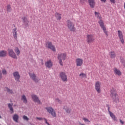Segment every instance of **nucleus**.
Listing matches in <instances>:
<instances>
[{
    "instance_id": "nucleus-1",
    "label": "nucleus",
    "mask_w": 125,
    "mask_h": 125,
    "mask_svg": "<svg viewBox=\"0 0 125 125\" xmlns=\"http://www.w3.org/2000/svg\"><path fill=\"white\" fill-rule=\"evenodd\" d=\"M66 59L67 54L65 53H62L58 54V59L61 66H63V62H62V60L64 61V60H66Z\"/></svg>"
},
{
    "instance_id": "nucleus-2",
    "label": "nucleus",
    "mask_w": 125,
    "mask_h": 125,
    "mask_svg": "<svg viewBox=\"0 0 125 125\" xmlns=\"http://www.w3.org/2000/svg\"><path fill=\"white\" fill-rule=\"evenodd\" d=\"M67 27L71 32H75L76 31V27H75V24L73 22L70 20H68L66 21Z\"/></svg>"
},
{
    "instance_id": "nucleus-3",
    "label": "nucleus",
    "mask_w": 125,
    "mask_h": 125,
    "mask_svg": "<svg viewBox=\"0 0 125 125\" xmlns=\"http://www.w3.org/2000/svg\"><path fill=\"white\" fill-rule=\"evenodd\" d=\"M110 96L113 102H115V103H119V102H120V97H119V95L117 93L111 92Z\"/></svg>"
},
{
    "instance_id": "nucleus-4",
    "label": "nucleus",
    "mask_w": 125,
    "mask_h": 125,
    "mask_svg": "<svg viewBox=\"0 0 125 125\" xmlns=\"http://www.w3.org/2000/svg\"><path fill=\"white\" fill-rule=\"evenodd\" d=\"M86 42L87 43H91L94 42L95 39H94V35L92 34H87L86 35Z\"/></svg>"
},
{
    "instance_id": "nucleus-5",
    "label": "nucleus",
    "mask_w": 125,
    "mask_h": 125,
    "mask_svg": "<svg viewBox=\"0 0 125 125\" xmlns=\"http://www.w3.org/2000/svg\"><path fill=\"white\" fill-rule=\"evenodd\" d=\"M98 23L100 24V26L103 30L104 33L105 35L108 36V31H107L105 26H104V22H103V21L101 19L100 20V21H99Z\"/></svg>"
},
{
    "instance_id": "nucleus-6",
    "label": "nucleus",
    "mask_w": 125,
    "mask_h": 125,
    "mask_svg": "<svg viewBox=\"0 0 125 125\" xmlns=\"http://www.w3.org/2000/svg\"><path fill=\"white\" fill-rule=\"evenodd\" d=\"M60 78L61 79L62 81L64 82H68V77L67 74L64 72H61L59 74Z\"/></svg>"
},
{
    "instance_id": "nucleus-7",
    "label": "nucleus",
    "mask_w": 125,
    "mask_h": 125,
    "mask_svg": "<svg viewBox=\"0 0 125 125\" xmlns=\"http://www.w3.org/2000/svg\"><path fill=\"white\" fill-rule=\"evenodd\" d=\"M95 89L98 93L101 92V82L97 81L95 83Z\"/></svg>"
},
{
    "instance_id": "nucleus-8",
    "label": "nucleus",
    "mask_w": 125,
    "mask_h": 125,
    "mask_svg": "<svg viewBox=\"0 0 125 125\" xmlns=\"http://www.w3.org/2000/svg\"><path fill=\"white\" fill-rule=\"evenodd\" d=\"M46 110L49 114H51V115L55 118L56 117V112L55 111L54 109L51 107H45Z\"/></svg>"
},
{
    "instance_id": "nucleus-9",
    "label": "nucleus",
    "mask_w": 125,
    "mask_h": 125,
    "mask_svg": "<svg viewBox=\"0 0 125 125\" xmlns=\"http://www.w3.org/2000/svg\"><path fill=\"white\" fill-rule=\"evenodd\" d=\"M46 47L47 48H49V49H51L52 51L55 52L56 51V49L55 48V46L52 44V42H47L46 43Z\"/></svg>"
},
{
    "instance_id": "nucleus-10",
    "label": "nucleus",
    "mask_w": 125,
    "mask_h": 125,
    "mask_svg": "<svg viewBox=\"0 0 125 125\" xmlns=\"http://www.w3.org/2000/svg\"><path fill=\"white\" fill-rule=\"evenodd\" d=\"M8 52L10 57L14 58V59H17V56H16V54H15V52H14V51L12 49H9Z\"/></svg>"
},
{
    "instance_id": "nucleus-11",
    "label": "nucleus",
    "mask_w": 125,
    "mask_h": 125,
    "mask_svg": "<svg viewBox=\"0 0 125 125\" xmlns=\"http://www.w3.org/2000/svg\"><path fill=\"white\" fill-rule=\"evenodd\" d=\"M77 67H82L83 64V60L82 58H78L75 61Z\"/></svg>"
},
{
    "instance_id": "nucleus-12",
    "label": "nucleus",
    "mask_w": 125,
    "mask_h": 125,
    "mask_svg": "<svg viewBox=\"0 0 125 125\" xmlns=\"http://www.w3.org/2000/svg\"><path fill=\"white\" fill-rule=\"evenodd\" d=\"M117 32L118 38H119L121 42L122 43V44H124V43H125V40L124 39V35H123V32L120 30H118Z\"/></svg>"
},
{
    "instance_id": "nucleus-13",
    "label": "nucleus",
    "mask_w": 125,
    "mask_h": 125,
    "mask_svg": "<svg viewBox=\"0 0 125 125\" xmlns=\"http://www.w3.org/2000/svg\"><path fill=\"white\" fill-rule=\"evenodd\" d=\"M13 75L14 78H15V81L18 82V83H20V74H19V72L18 71H15L13 72Z\"/></svg>"
},
{
    "instance_id": "nucleus-14",
    "label": "nucleus",
    "mask_w": 125,
    "mask_h": 125,
    "mask_svg": "<svg viewBox=\"0 0 125 125\" xmlns=\"http://www.w3.org/2000/svg\"><path fill=\"white\" fill-rule=\"evenodd\" d=\"M31 97L34 101V102H35L36 103H38V104H42V103L41 102V101H40V99H39V97L35 94H32L31 95Z\"/></svg>"
},
{
    "instance_id": "nucleus-15",
    "label": "nucleus",
    "mask_w": 125,
    "mask_h": 125,
    "mask_svg": "<svg viewBox=\"0 0 125 125\" xmlns=\"http://www.w3.org/2000/svg\"><path fill=\"white\" fill-rule=\"evenodd\" d=\"M29 76L35 83H39V80L37 79L36 74L34 73H30Z\"/></svg>"
},
{
    "instance_id": "nucleus-16",
    "label": "nucleus",
    "mask_w": 125,
    "mask_h": 125,
    "mask_svg": "<svg viewBox=\"0 0 125 125\" xmlns=\"http://www.w3.org/2000/svg\"><path fill=\"white\" fill-rule=\"evenodd\" d=\"M88 3L91 8L95 7V0H88Z\"/></svg>"
},
{
    "instance_id": "nucleus-17",
    "label": "nucleus",
    "mask_w": 125,
    "mask_h": 125,
    "mask_svg": "<svg viewBox=\"0 0 125 125\" xmlns=\"http://www.w3.org/2000/svg\"><path fill=\"white\" fill-rule=\"evenodd\" d=\"M13 37H14L15 40H17L18 34H17V28H15L12 30Z\"/></svg>"
},
{
    "instance_id": "nucleus-18",
    "label": "nucleus",
    "mask_w": 125,
    "mask_h": 125,
    "mask_svg": "<svg viewBox=\"0 0 125 125\" xmlns=\"http://www.w3.org/2000/svg\"><path fill=\"white\" fill-rule=\"evenodd\" d=\"M113 71L115 75H117V76H122V72L120 69L117 68H114Z\"/></svg>"
},
{
    "instance_id": "nucleus-19",
    "label": "nucleus",
    "mask_w": 125,
    "mask_h": 125,
    "mask_svg": "<svg viewBox=\"0 0 125 125\" xmlns=\"http://www.w3.org/2000/svg\"><path fill=\"white\" fill-rule=\"evenodd\" d=\"M45 65L47 68H51L53 65L52 62H51L50 60L47 61L45 63Z\"/></svg>"
},
{
    "instance_id": "nucleus-20",
    "label": "nucleus",
    "mask_w": 125,
    "mask_h": 125,
    "mask_svg": "<svg viewBox=\"0 0 125 125\" xmlns=\"http://www.w3.org/2000/svg\"><path fill=\"white\" fill-rule=\"evenodd\" d=\"M7 55V52L5 50L0 51V57H5Z\"/></svg>"
},
{
    "instance_id": "nucleus-21",
    "label": "nucleus",
    "mask_w": 125,
    "mask_h": 125,
    "mask_svg": "<svg viewBox=\"0 0 125 125\" xmlns=\"http://www.w3.org/2000/svg\"><path fill=\"white\" fill-rule=\"evenodd\" d=\"M13 119L16 123H18V120H19V116L18 114H14L13 116Z\"/></svg>"
},
{
    "instance_id": "nucleus-22",
    "label": "nucleus",
    "mask_w": 125,
    "mask_h": 125,
    "mask_svg": "<svg viewBox=\"0 0 125 125\" xmlns=\"http://www.w3.org/2000/svg\"><path fill=\"white\" fill-rule=\"evenodd\" d=\"M21 100L25 104H27V103H28V100H27V98L26 97V96H25V95H23L21 96Z\"/></svg>"
},
{
    "instance_id": "nucleus-23",
    "label": "nucleus",
    "mask_w": 125,
    "mask_h": 125,
    "mask_svg": "<svg viewBox=\"0 0 125 125\" xmlns=\"http://www.w3.org/2000/svg\"><path fill=\"white\" fill-rule=\"evenodd\" d=\"M109 115L111 117V118H112V120L113 121H117V117H116V116L115 115H114V113H112V112L109 111Z\"/></svg>"
},
{
    "instance_id": "nucleus-24",
    "label": "nucleus",
    "mask_w": 125,
    "mask_h": 125,
    "mask_svg": "<svg viewBox=\"0 0 125 125\" xmlns=\"http://www.w3.org/2000/svg\"><path fill=\"white\" fill-rule=\"evenodd\" d=\"M109 56L110 57V58H116V56H117V55H116V53L114 51H111L109 52Z\"/></svg>"
},
{
    "instance_id": "nucleus-25",
    "label": "nucleus",
    "mask_w": 125,
    "mask_h": 125,
    "mask_svg": "<svg viewBox=\"0 0 125 125\" xmlns=\"http://www.w3.org/2000/svg\"><path fill=\"white\" fill-rule=\"evenodd\" d=\"M62 15L61 14H59V13H55V17L57 19V20H61V17Z\"/></svg>"
},
{
    "instance_id": "nucleus-26",
    "label": "nucleus",
    "mask_w": 125,
    "mask_h": 125,
    "mask_svg": "<svg viewBox=\"0 0 125 125\" xmlns=\"http://www.w3.org/2000/svg\"><path fill=\"white\" fill-rule=\"evenodd\" d=\"M79 77L80 79H86V74L82 72L80 74Z\"/></svg>"
},
{
    "instance_id": "nucleus-27",
    "label": "nucleus",
    "mask_w": 125,
    "mask_h": 125,
    "mask_svg": "<svg viewBox=\"0 0 125 125\" xmlns=\"http://www.w3.org/2000/svg\"><path fill=\"white\" fill-rule=\"evenodd\" d=\"M95 15L98 19H99V20H101V19H102V18L101 17V16H100V14L99 13L95 12Z\"/></svg>"
},
{
    "instance_id": "nucleus-28",
    "label": "nucleus",
    "mask_w": 125,
    "mask_h": 125,
    "mask_svg": "<svg viewBox=\"0 0 125 125\" xmlns=\"http://www.w3.org/2000/svg\"><path fill=\"white\" fill-rule=\"evenodd\" d=\"M14 50L17 56H19V55H20V50H19V48H18L17 47H15Z\"/></svg>"
},
{
    "instance_id": "nucleus-29",
    "label": "nucleus",
    "mask_w": 125,
    "mask_h": 125,
    "mask_svg": "<svg viewBox=\"0 0 125 125\" xmlns=\"http://www.w3.org/2000/svg\"><path fill=\"white\" fill-rule=\"evenodd\" d=\"M36 119H37V120H39V121H42V120H44L45 121V124H46V125H49V123H48L47 122V120L46 119H45V118H43V119L42 118L37 117Z\"/></svg>"
},
{
    "instance_id": "nucleus-30",
    "label": "nucleus",
    "mask_w": 125,
    "mask_h": 125,
    "mask_svg": "<svg viewBox=\"0 0 125 125\" xmlns=\"http://www.w3.org/2000/svg\"><path fill=\"white\" fill-rule=\"evenodd\" d=\"M22 20H23V23H24V24H28V23H29V21H28V19H27V17H23L22 18Z\"/></svg>"
},
{
    "instance_id": "nucleus-31",
    "label": "nucleus",
    "mask_w": 125,
    "mask_h": 125,
    "mask_svg": "<svg viewBox=\"0 0 125 125\" xmlns=\"http://www.w3.org/2000/svg\"><path fill=\"white\" fill-rule=\"evenodd\" d=\"M4 90L5 91H7V92H8V93H10V94H13V91H12V90L9 89L7 87H5L4 88Z\"/></svg>"
},
{
    "instance_id": "nucleus-32",
    "label": "nucleus",
    "mask_w": 125,
    "mask_h": 125,
    "mask_svg": "<svg viewBox=\"0 0 125 125\" xmlns=\"http://www.w3.org/2000/svg\"><path fill=\"white\" fill-rule=\"evenodd\" d=\"M6 10L7 12H11L12 9H11V5L8 4L6 6Z\"/></svg>"
},
{
    "instance_id": "nucleus-33",
    "label": "nucleus",
    "mask_w": 125,
    "mask_h": 125,
    "mask_svg": "<svg viewBox=\"0 0 125 125\" xmlns=\"http://www.w3.org/2000/svg\"><path fill=\"white\" fill-rule=\"evenodd\" d=\"M13 105V104H8V108H9L10 111H11V113H14V111L13 110V108L12 107V106Z\"/></svg>"
},
{
    "instance_id": "nucleus-34",
    "label": "nucleus",
    "mask_w": 125,
    "mask_h": 125,
    "mask_svg": "<svg viewBox=\"0 0 125 125\" xmlns=\"http://www.w3.org/2000/svg\"><path fill=\"white\" fill-rule=\"evenodd\" d=\"M64 109L65 110V112H66L67 114H70L71 113V109L70 108L65 109V107L64 108Z\"/></svg>"
},
{
    "instance_id": "nucleus-35",
    "label": "nucleus",
    "mask_w": 125,
    "mask_h": 125,
    "mask_svg": "<svg viewBox=\"0 0 125 125\" xmlns=\"http://www.w3.org/2000/svg\"><path fill=\"white\" fill-rule=\"evenodd\" d=\"M83 120H84V123H90V121L86 118H83Z\"/></svg>"
},
{
    "instance_id": "nucleus-36",
    "label": "nucleus",
    "mask_w": 125,
    "mask_h": 125,
    "mask_svg": "<svg viewBox=\"0 0 125 125\" xmlns=\"http://www.w3.org/2000/svg\"><path fill=\"white\" fill-rule=\"evenodd\" d=\"M2 73L3 75H7V71H6V70H5V69H2Z\"/></svg>"
},
{
    "instance_id": "nucleus-37",
    "label": "nucleus",
    "mask_w": 125,
    "mask_h": 125,
    "mask_svg": "<svg viewBox=\"0 0 125 125\" xmlns=\"http://www.w3.org/2000/svg\"><path fill=\"white\" fill-rule=\"evenodd\" d=\"M23 120H24L25 121H29V118H28V117H27L26 116L24 115L23 116Z\"/></svg>"
},
{
    "instance_id": "nucleus-38",
    "label": "nucleus",
    "mask_w": 125,
    "mask_h": 125,
    "mask_svg": "<svg viewBox=\"0 0 125 125\" xmlns=\"http://www.w3.org/2000/svg\"><path fill=\"white\" fill-rule=\"evenodd\" d=\"M2 79V74H1V72L0 70V80H1Z\"/></svg>"
},
{
    "instance_id": "nucleus-39",
    "label": "nucleus",
    "mask_w": 125,
    "mask_h": 125,
    "mask_svg": "<svg viewBox=\"0 0 125 125\" xmlns=\"http://www.w3.org/2000/svg\"><path fill=\"white\" fill-rule=\"evenodd\" d=\"M56 102H58L59 103H61V101H60V100H59V99H56Z\"/></svg>"
},
{
    "instance_id": "nucleus-40",
    "label": "nucleus",
    "mask_w": 125,
    "mask_h": 125,
    "mask_svg": "<svg viewBox=\"0 0 125 125\" xmlns=\"http://www.w3.org/2000/svg\"><path fill=\"white\" fill-rule=\"evenodd\" d=\"M110 1L112 2V3H115L116 2V0H110Z\"/></svg>"
},
{
    "instance_id": "nucleus-41",
    "label": "nucleus",
    "mask_w": 125,
    "mask_h": 125,
    "mask_svg": "<svg viewBox=\"0 0 125 125\" xmlns=\"http://www.w3.org/2000/svg\"><path fill=\"white\" fill-rule=\"evenodd\" d=\"M120 122L121 124H122V125H124V122L123 121L120 120Z\"/></svg>"
},
{
    "instance_id": "nucleus-42",
    "label": "nucleus",
    "mask_w": 125,
    "mask_h": 125,
    "mask_svg": "<svg viewBox=\"0 0 125 125\" xmlns=\"http://www.w3.org/2000/svg\"><path fill=\"white\" fill-rule=\"evenodd\" d=\"M102 2H106V0H101Z\"/></svg>"
},
{
    "instance_id": "nucleus-43",
    "label": "nucleus",
    "mask_w": 125,
    "mask_h": 125,
    "mask_svg": "<svg viewBox=\"0 0 125 125\" xmlns=\"http://www.w3.org/2000/svg\"><path fill=\"white\" fill-rule=\"evenodd\" d=\"M83 0H80V1L82 2V1H83Z\"/></svg>"
},
{
    "instance_id": "nucleus-44",
    "label": "nucleus",
    "mask_w": 125,
    "mask_h": 125,
    "mask_svg": "<svg viewBox=\"0 0 125 125\" xmlns=\"http://www.w3.org/2000/svg\"><path fill=\"white\" fill-rule=\"evenodd\" d=\"M0 119H1V116H0Z\"/></svg>"
}]
</instances>
